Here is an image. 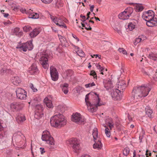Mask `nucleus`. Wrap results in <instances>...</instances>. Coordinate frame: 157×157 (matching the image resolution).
I'll return each mask as SVG.
<instances>
[{
    "label": "nucleus",
    "mask_w": 157,
    "mask_h": 157,
    "mask_svg": "<svg viewBox=\"0 0 157 157\" xmlns=\"http://www.w3.org/2000/svg\"><path fill=\"white\" fill-rule=\"evenodd\" d=\"M150 90L149 87L144 86L134 87L132 93L135 101H139L147 96Z\"/></svg>",
    "instance_id": "f257e3e1"
},
{
    "label": "nucleus",
    "mask_w": 157,
    "mask_h": 157,
    "mask_svg": "<svg viewBox=\"0 0 157 157\" xmlns=\"http://www.w3.org/2000/svg\"><path fill=\"white\" fill-rule=\"evenodd\" d=\"M50 122L52 126L60 128L66 124L67 121L62 114H59L52 117Z\"/></svg>",
    "instance_id": "f03ea898"
},
{
    "label": "nucleus",
    "mask_w": 157,
    "mask_h": 157,
    "mask_svg": "<svg viewBox=\"0 0 157 157\" xmlns=\"http://www.w3.org/2000/svg\"><path fill=\"white\" fill-rule=\"evenodd\" d=\"M41 139L43 141H46L47 144L50 145H55L53 138L51 136L50 132L48 131L45 130L43 132Z\"/></svg>",
    "instance_id": "7ed1b4c3"
},
{
    "label": "nucleus",
    "mask_w": 157,
    "mask_h": 157,
    "mask_svg": "<svg viewBox=\"0 0 157 157\" xmlns=\"http://www.w3.org/2000/svg\"><path fill=\"white\" fill-rule=\"evenodd\" d=\"M80 140L76 138H73L70 141V144L72 147L73 151L78 153L80 149Z\"/></svg>",
    "instance_id": "20e7f679"
},
{
    "label": "nucleus",
    "mask_w": 157,
    "mask_h": 157,
    "mask_svg": "<svg viewBox=\"0 0 157 157\" xmlns=\"http://www.w3.org/2000/svg\"><path fill=\"white\" fill-rule=\"evenodd\" d=\"M49 17L52 21L56 25L61 28H67V26L60 17H57L49 14Z\"/></svg>",
    "instance_id": "39448f33"
},
{
    "label": "nucleus",
    "mask_w": 157,
    "mask_h": 157,
    "mask_svg": "<svg viewBox=\"0 0 157 157\" xmlns=\"http://www.w3.org/2000/svg\"><path fill=\"white\" fill-rule=\"evenodd\" d=\"M133 10L132 8H129L121 13L118 15L119 18L123 20L128 19L132 13Z\"/></svg>",
    "instance_id": "423d86ee"
},
{
    "label": "nucleus",
    "mask_w": 157,
    "mask_h": 157,
    "mask_svg": "<svg viewBox=\"0 0 157 157\" xmlns=\"http://www.w3.org/2000/svg\"><path fill=\"white\" fill-rule=\"evenodd\" d=\"M71 120L78 124H83L86 122L84 117L78 113L73 114Z\"/></svg>",
    "instance_id": "0eeeda50"
},
{
    "label": "nucleus",
    "mask_w": 157,
    "mask_h": 157,
    "mask_svg": "<svg viewBox=\"0 0 157 157\" xmlns=\"http://www.w3.org/2000/svg\"><path fill=\"white\" fill-rule=\"evenodd\" d=\"M32 41L33 40H32L29 41H28L22 44L21 46L17 47V48H19L20 51L22 50L24 52L31 50L33 48Z\"/></svg>",
    "instance_id": "6e6552de"
},
{
    "label": "nucleus",
    "mask_w": 157,
    "mask_h": 157,
    "mask_svg": "<svg viewBox=\"0 0 157 157\" xmlns=\"http://www.w3.org/2000/svg\"><path fill=\"white\" fill-rule=\"evenodd\" d=\"M94 94H96V93L94 92L86 94V95L85 101L86 104L87 106L88 110L91 112H95L96 108L94 107V106L91 105V103L88 101L89 98V96H90Z\"/></svg>",
    "instance_id": "1a4fd4ad"
},
{
    "label": "nucleus",
    "mask_w": 157,
    "mask_h": 157,
    "mask_svg": "<svg viewBox=\"0 0 157 157\" xmlns=\"http://www.w3.org/2000/svg\"><path fill=\"white\" fill-rule=\"evenodd\" d=\"M17 98L21 100H25L27 97L26 91L21 88H18L15 90Z\"/></svg>",
    "instance_id": "9d476101"
},
{
    "label": "nucleus",
    "mask_w": 157,
    "mask_h": 157,
    "mask_svg": "<svg viewBox=\"0 0 157 157\" xmlns=\"http://www.w3.org/2000/svg\"><path fill=\"white\" fill-rule=\"evenodd\" d=\"M121 91L117 88L113 89L111 93L113 99L115 100H121L122 98Z\"/></svg>",
    "instance_id": "9b49d317"
},
{
    "label": "nucleus",
    "mask_w": 157,
    "mask_h": 157,
    "mask_svg": "<svg viewBox=\"0 0 157 157\" xmlns=\"http://www.w3.org/2000/svg\"><path fill=\"white\" fill-rule=\"evenodd\" d=\"M154 16V12L152 10H149L148 11L144 12L142 17L146 22H147Z\"/></svg>",
    "instance_id": "f8f14e48"
},
{
    "label": "nucleus",
    "mask_w": 157,
    "mask_h": 157,
    "mask_svg": "<svg viewBox=\"0 0 157 157\" xmlns=\"http://www.w3.org/2000/svg\"><path fill=\"white\" fill-rule=\"evenodd\" d=\"M93 95L94 96V99L91 103V105L94 106V107L96 108V111L97 107L101 106L102 104L100 102V99L99 98L98 95L96 93V94H94Z\"/></svg>",
    "instance_id": "ddd939ff"
},
{
    "label": "nucleus",
    "mask_w": 157,
    "mask_h": 157,
    "mask_svg": "<svg viewBox=\"0 0 157 157\" xmlns=\"http://www.w3.org/2000/svg\"><path fill=\"white\" fill-rule=\"evenodd\" d=\"M50 73L52 79L54 81L57 80L58 78V72L54 67H50Z\"/></svg>",
    "instance_id": "4468645a"
},
{
    "label": "nucleus",
    "mask_w": 157,
    "mask_h": 157,
    "mask_svg": "<svg viewBox=\"0 0 157 157\" xmlns=\"http://www.w3.org/2000/svg\"><path fill=\"white\" fill-rule=\"evenodd\" d=\"M23 107V104L19 102H14L10 105V107L13 111L19 110Z\"/></svg>",
    "instance_id": "2eb2a0df"
},
{
    "label": "nucleus",
    "mask_w": 157,
    "mask_h": 157,
    "mask_svg": "<svg viewBox=\"0 0 157 157\" xmlns=\"http://www.w3.org/2000/svg\"><path fill=\"white\" fill-rule=\"evenodd\" d=\"M23 137V135L21 132H18L14 133L12 140L13 142L15 141L18 143L21 141Z\"/></svg>",
    "instance_id": "dca6fc26"
},
{
    "label": "nucleus",
    "mask_w": 157,
    "mask_h": 157,
    "mask_svg": "<svg viewBox=\"0 0 157 157\" xmlns=\"http://www.w3.org/2000/svg\"><path fill=\"white\" fill-rule=\"evenodd\" d=\"M48 59L46 56H42L39 59V62L43 67L45 69L48 68Z\"/></svg>",
    "instance_id": "f3484780"
},
{
    "label": "nucleus",
    "mask_w": 157,
    "mask_h": 157,
    "mask_svg": "<svg viewBox=\"0 0 157 157\" xmlns=\"http://www.w3.org/2000/svg\"><path fill=\"white\" fill-rule=\"evenodd\" d=\"M73 74V71L71 70H68L63 74V76L66 80L70 81L72 79Z\"/></svg>",
    "instance_id": "a211bd4d"
},
{
    "label": "nucleus",
    "mask_w": 157,
    "mask_h": 157,
    "mask_svg": "<svg viewBox=\"0 0 157 157\" xmlns=\"http://www.w3.org/2000/svg\"><path fill=\"white\" fill-rule=\"evenodd\" d=\"M28 72L30 74L34 75L39 72V70L35 63H33L28 70Z\"/></svg>",
    "instance_id": "6ab92c4d"
},
{
    "label": "nucleus",
    "mask_w": 157,
    "mask_h": 157,
    "mask_svg": "<svg viewBox=\"0 0 157 157\" xmlns=\"http://www.w3.org/2000/svg\"><path fill=\"white\" fill-rule=\"evenodd\" d=\"M126 86V84L124 80L120 81L116 85V87L121 91H123L124 90Z\"/></svg>",
    "instance_id": "aec40b11"
},
{
    "label": "nucleus",
    "mask_w": 157,
    "mask_h": 157,
    "mask_svg": "<svg viewBox=\"0 0 157 157\" xmlns=\"http://www.w3.org/2000/svg\"><path fill=\"white\" fill-rule=\"evenodd\" d=\"M147 25L150 27H153V26L157 25V18L154 17L153 18L147 22H146Z\"/></svg>",
    "instance_id": "412c9836"
},
{
    "label": "nucleus",
    "mask_w": 157,
    "mask_h": 157,
    "mask_svg": "<svg viewBox=\"0 0 157 157\" xmlns=\"http://www.w3.org/2000/svg\"><path fill=\"white\" fill-rule=\"evenodd\" d=\"M12 35H16L19 37L22 36L23 34L22 31L18 27L12 30Z\"/></svg>",
    "instance_id": "4be33fe9"
},
{
    "label": "nucleus",
    "mask_w": 157,
    "mask_h": 157,
    "mask_svg": "<svg viewBox=\"0 0 157 157\" xmlns=\"http://www.w3.org/2000/svg\"><path fill=\"white\" fill-rule=\"evenodd\" d=\"M94 141L95 143L93 145V148L98 150L101 149L102 145L100 139H98L97 141V140H95V141Z\"/></svg>",
    "instance_id": "5701e85b"
},
{
    "label": "nucleus",
    "mask_w": 157,
    "mask_h": 157,
    "mask_svg": "<svg viewBox=\"0 0 157 157\" xmlns=\"http://www.w3.org/2000/svg\"><path fill=\"white\" fill-rule=\"evenodd\" d=\"M16 119L17 122L19 123L23 122L26 120L25 116L20 113H18L17 114Z\"/></svg>",
    "instance_id": "b1692460"
},
{
    "label": "nucleus",
    "mask_w": 157,
    "mask_h": 157,
    "mask_svg": "<svg viewBox=\"0 0 157 157\" xmlns=\"http://www.w3.org/2000/svg\"><path fill=\"white\" fill-rule=\"evenodd\" d=\"M137 23L136 20H133L132 22L129 23L128 25L127 29L129 31H132L135 28L136 26Z\"/></svg>",
    "instance_id": "393cba45"
},
{
    "label": "nucleus",
    "mask_w": 157,
    "mask_h": 157,
    "mask_svg": "<svg viewBox=\"0 0 157 157\" xmlns=\"http://www.w3.org/2000/svg\"><path fill=\"white\" fill-rule=\"evenodd\" d=\"M29 13V18L33 19H36L39 17V14L37 13L33 12V10L30 9L28 12Z\"/></svg>",
    "instance_id": "a878e982"
},
{
    "label": "nucleus",
    "mask_w": 157,
    "mask_h": 157,
    "mask_svg": "<svg viewBox=\"0 0 157 157\" xmlns=\"http://www.w3.org/2000/svg\"><path fill=\"white\" fill-rule=\"evenodd\" d=\"M11 82L14 85L17 86L21 82V80L19 77L16 76L12 78Z\"/></svg>",
    "instance_id": "bb28decb"
},
{
    "label": "nucleus",
    "mask_w": 157,
    "mask_h": 157,
    "mask_svg": "<svg viewBox=\"0 0 157 157\" xmlns=\"http://www.w3.org/2000/svg\"><path fill=\"white\" fill-rule=\"evenodd\" d=\"M146 38V37L143 35L140 36H138V38H137L136 39L135 41L134 42V44L136 45L138 43L145 40Z\"/></svg>",
    "instance_id": "cd10ccee"
},
{
    "label": "nucleus",
    "mask_w": 157,
    "mask_h": 157,
    "mask_svg": "<svg viewBox=\"0 0 157 157\" xmlns=\"http://www.w3.org/2000/svg\"><path fill=\"white\" fill-rule=\"evenodd\" d=\"M44 101L47 106L48 108H51L53 107V105L52 101L51 100H49L48 98H45L44 99Z\"/></svg>",
    "instance_id": "c85d7f7f"
},
{
    "label": "nucleus",
    "mask_w": 157,
    "mask_h": 157,
    "mask_svg": "<svg viewBox=\"0 0 157 157\" xmlns=\"http://www.w3.org/2000/svg\"><path fill=\"white\" fill-rule=\"evenodd\" d=\"M92 135L94 141H95V140H97V139L98 140L99 139L98 138V131L97 128H95L93 130Z\"/></svg>",
    "instance_id": "c756f323"
},
{
    "label": "nucleus",
    "mask_w": 157,
    "mask_h": 157,
    "mask_svg": "<svg viewBox=\"0 0 157 157\" xmlns=\"http://www.w3.org/2000/svg\"><path fill=\"white\" fill-rule=\"evenodd\" d=\"M39 33L38 29H35L30 33L29 35L31 38L35 37L39 34Z\"/></svg>",
    "instance_id": "7c9ffc66"
},
{
    "label": "nucleus",
    "mask_w": 157,
    "mask_h": 157,
    "mask_svg": "<svg viewBox=\"0 0 157 157\" xmlns=\"http://www.w3.org/2000/svg\"><path fill=\"white\" fill-rule=\"evenodd\" d=\"M145 111L146 115L150 118H152V113L153 111L151 108L148 107H147L145 108Z\"/></svg>",
    "instance_id": "2f4dec72"
},
{
    "label": "nucleus",
    "mask_w": 157,
    "mask_h": 157,
    "mask_svg": "<svg viewBox=\"0 0 157 157\" xmlns=\"http://www.w3.org/2000/svg\"><path fill=\"white\" fill-rule=\"evenodd\" d=\"M144 8L142 5L139 4H137L135 7L136 12H139L142 11Z\"/></svg>",
    "instance_id": "473e14b6"
},
{
    "label": "nucleus",
    "mask_w": 157,
    "mask_h": 157,
    "mask_svg": "<svg viewBox=\"0 0 157 157\" xmlns=\"http://www.w3.org/2000/svg\"><path fill=\"white\" fill-rule=\"evenodd\" d=\"M148 57L154 61H157V53L151 52L149 55Z\"/></svg>",
    "instance_id": "72a5a7b5"
},
{
    "label": "nucleus",
    "mask_w": 157,
    "mask_h": 157,
    "mask_svg": "<svg viewBox=\"0 0 157 157\" xmlns=\"http://www.w3.org/2000/svg\"><path fill=\"white\" fill-rule=\"evenodd\" d=\"M43 115V112H35L34 117L37 119H39L42 117Z\"/></svg>",
    "instance_id": "f704fd0d"
},
{
    "label": "nucleus",
    "mask_w": 157,
    "mask_h": 157,
    "mask_svg": "<svg viewBox=\"0 0 157 157\" xmlns=\"http://www.w3.org/2000/svg\"><path fill=\"white\" fill-rule=\"evenodd\" d=\"M83 23H81L83 27H84L87 30H91L92 28L90 27L89 23H87L85 22Z\"/></svg>",
    "instance_id": "c9c22d12"
},
{
    "label": "nucleus",
    "mask_w": 157,
    "mask_h": 157,
    "mask_svg": "<svg viewBox=\"0 0 157 157\" xmlns=\"http://www.w3.org/2000/svg\"><path fill=\"white\" fill-rule=\"evenodd\" d=\"M68 86V84L65 83L64 84L62 87V90L65 94H67L68 92L67 87Z\"/></svg>",
    "instance_id": "e433bc0d"
},
{
    "label": "nucleus",
    "mask_w": 157,
    "mask_h": 157,
    "mask_svg": "<svg viewBox=\"0 0 157 157\" xmlns=\"http://www.w3.org/2000/svg\"><path fill=\"white\" fill-rule=\"evenodd\" d=\"M42 106L41 105H36L35 107V112H43Z\"/></svg>",
    "instance_id": "4c0bfd02"
},
{
    "label": "nucleus",
    "mask_w": 157,
    "mask_h": 157,
    "mask_svg": "<svg viewBox=\"0 0 157 157\" xmlns=\"http://www.w3.org/2000/svg\"><path fill=\"white\" fill-rule=\"evenodd\" d=\"M103 125L105 128V132L106 136L107 137H109L110 136V131H109V129L105 125V124H103Z\"/></svg>",
    "instance_id": "58836bf2"
},
{
    "label": "nucleus",
    "mask_w": 157,
    "mask_h": 157,
    "mask_svg": "<svg viewBox=\"0 0 157 157\" xmlns=\"http://www.w3.org/2000/svg\"><path fill=\"white\" fill-rule=\"evenodd\" d=\"M129 149L128 147H125L123 150V154L125 156H127L129 152Z\"/></svg>",
    "instance_id": "ea45409f"
},
{
    "label": "nucleus",
    "mask_w": 157,
    "mask_h": 157,
    "mask_svg": "<svg viewBox=\"0 0 157 157\" xmlns=\"http://www.w3.org/2000/svg\"><path fill=\"white\" fill-rule=\"evenodd\" d=\"M24 32H27L32 29L31 26L29 25L25 26L23 28Z\"/></svg>",
    "instance_id": "a19ab883"
},
{
    "label": "nucleus",
    "mask_w": 157,
    "mask_h": 157,
    "mask_svg": "<svg viewBox=\"0 0 157 157\" xmlns=\"http://www.w3.org/2000/svg\"><path fill=\"white\" fill-rule=\"evenodd\" d=\"M77 54L80 56L81 57H83L85 56V53L82 50H78L77 52Z\"/></svg>",
    "instance_id": "79ce46f5"
},
{
    "label": "nucleus",
    "mask_w": 157,
    "mask_h": 157,
    "mask_svg": "<svg viewBox=\"0 0 157 157\" xmlns=\"http://www.w3.org/2000/svg\"><path fill=\"white\" fill-rule=\"evenodd\" d=\"M118 51L126 55L127 54L126 51L123 48H119Z\"/></svg>",
    "instance_id": "37998d69"
},
{
    "label": "nucleus",
    "mask_w": 157,
    "mask_h": 157,
    "mask_svg": "<svg viewBox=\"0 0 157 157\" xmlns=\"http://www.w3.org/2000/svg\"><path fill=\"white\" fill-rule=\"evenodd\" d=\"M95 85V84L94 82H93L92 83H89L88 84H86L85 85V86L86 88H88L90 87H91Z\"/></svg>",
    "instance_id": "c03bdc74"
},
{
    "label": "nucleus",
    "mask_w": 157,
    "mask_h": 157,
    "mask_svg": "<svg viewBox=\"0 0 157 157\" xmlns=\"http://www.w3.org/2000/svg\"><path fill=\"white\" fill-rule=\"evenodd\" d=\"M30 88L34 92H36L37 91V90L36 88H35L32 83H30Z\"/></svg>",
    "instance_id": "a18cd8bd"
},
{
    "label": "nucleus",
    "mask_w": 157,
    "mask_h": 157,
    "mask_svg": "<svg viewBox=\"0 0 157 157\" xmlns=\"http://www.w3.org/2000/svg\"><path fill=\"white\" fill-rule=\"evenodd\" d=\"M82 88L79 86H77L75 88V90L77 93H80V91L82 90Z\"/></svg>",
    "instance_id": "49530a36"
},
{
    "label": "nucleus",
    "mask_w": 157,
    "mask_h": 157,
    "mask_svg": "<svg viewBox=\"0 0 157 157\" xmlns=\"http://www.w3.org/2000/svg\"><path fill=\"white\" fill-rule=\"evenodd\" d=\"M90 75H92L94 77V78L97 79V75L95 72L94 71H92L90 73Z\"/></svg>",
    "instance_id": "de8ad7c7"
},
{
    "label": "nucleus",
    "mask_w": 157,
    "mask_h": 157,
    "mask_svg": "<svg viewBox=\"0 0 157 157\" xmlns=\"http://www.w3.org/2000/svg\"><path fill=\"white\" fill-rule=\"evenodd\" d=\"M41 1L45 4H49L51 3L53 0H41Z\"/></svg>",
    "instance_id": "09e8293b"
},
{
    "label": "nucleus",
    "mask_w": 157,
    "mask_h": 157,
    "mask_svg": "<svg viewBox=\"0 0 157 157\" xmlns=\"http://www.w3.org/2000/svg\"><path fill=\"white\" fill-rule=\"evenodd\" d=\"M142 73L145 75H148V72L147 69H145L143 68L142 69Z\"/></svg>",
    "instance_id": "8fccbe9b"
},
{
    "label": "nucleus",
    "mask_w": 157,
    "mask_h": 157,
    "mask_svg": "<svg viewBox=\"0 0 157 157\" xmlns=\"http://www.w3.org/2000/svg\"><path fill=\"white\" fill-rule=\"evenodd\" d=\"M21 11L22 13H25L26 14H29V13L28 12H29V10H26L24 9L23 8H21L20 10Z\"/></svg>",
    "instance_id": "3c124183"
},
{
    "label": "nucleus",
    "mask_w": 157,
    "mask_h": 157,
    "mask_svg": "<svg viewBox=\"0 0 157 157\" xmlns=\"http://www.w3.org/2000/svg\"><path fill=\"white\" fill-rule=\"evenodd\" d=\"M108 126L110 128V129H111L113 127V124L111 122H108Z\"/></svg>",
    "instance_id": "603ef678"
},
{
    "label": "nucleus",
    "mask_w": 157,
    "mask_h": 157,
    "mask_svg": "<svg viewBox=\"0 0 157 157\" xmlns=\"http://www.w3.org/2000/svg\"><path fill=\"white\" fill-rule=\"evenodd\" d=\"M3 129V127L1 125H0V139H2L3 138V136L2 134L1 133V131H2Z\"/></svg>",
    "instance_id": "864d4df0"
},
{
    "label": "nucleus",
    "mask_w": 157,
    "mask_h": 157,
    "mask_svg": "<svg viewBox=\"0 0 157 157\" xmlns=\"http://www.w3.org/2000/svg\"><path fill=\"white\" fill-rule=\"evenodd\" d=\"M80 17L81 18H82V19L83 20V21H82V22H85L86 21V20L85 19L86 18L85 16H83V15H82L81 14L80 16Z\"/></svg>",
    "instance_id": "5fc2aeb1"
},
{
    "label": "nucleus",
    "mask_w": 157,
    "mask_h": 157,
    "mask_svg": "<svg viewBox=\"0 0 157 157\" xmlns=\"http://www.w3.org/2000/svg\"><path fill=\"white\" fill-rule=\"evenodd\" d=\"M40 151L41 154H43L45 152V151H44V148L40 147Z\"/></svg>",
    "instance_id": "6e6d98bb"
},
{
    "label": "nucleus",
    "mask_w": 157,
    "mask_h": 157,
    "mask_svg": "<svg viewBox=\"0 0 157 157\" xmlns=\"http://www.w3.org/2000/svg\"><path fill=\"white\" fill-rule=\"evenodd\" d=\"M99 69V70L100 72L101 73L102 75H103L104 74L103 72L104 70V68H103V67H101Z\"/></svg>",
    "instance_id": "4d7b16f0"
},
{
    "label": "nucleus",
    "mask_w": 157,
    "mask_h": 157,
    "mask_svg": "<svg viewBox=\"0 0 157 157\" xmlns=\"http://www.w3.org/2000/svg\"><path fill=\"white\" fill-rule=\"evenodd\" d=\"M94 5H91L90 7V10L91 12H92L93 11L94 8Z\"/></svg>",
    "instance_id": "13d9d810"
},
{
    "label": "nucleus",
    "mask_w": 157,
    "mask_h": 157,
    "mask_svg": "<svg viewBox=\"0 0 157 157\" xmlns=\"http://www.w3.org/2000/svg\"><path fill=\"white\" fill-rule=\"evenodd\" d=\"M81 157H90V155L87 154H84L82 155Z\"/></svg>",
    "instance_id": "bf43d9fd"
},
{
    "label": "nucleus",
    "mask_w": 157,
    "mask_h": 157,
    "mask_svg": "<svg viewBox=\"0 0 157 157\" xmlns=\"http://www.w3.org/2000/svg\"><path fill=\"white\" fill-rule=\"evenodd\" d=\"M72 36H73V37L75 39H76L77 40V41H79V39H78V38L75 35H73V34H72Z\"/></svg>",
    "instance_id": "052dcab7"
},
{
    "label": "nucleus",
    "mask_w": 157,
    "mask_h": 157,
    "mask_svg": "<svg viewBox=\"0 0 157 157\" xmlns=\"http://www.w3.org/2000/svg\"><path fill=\"white\" fill-rule=\"evenodd\" d=\"M90 12H89L87 13V17L86 18V20H88L89 19V18H90L89 15H90Z\"/></svg>",
    "instance_id": "680f3d73"
},
{
    "label": "nucleus",
    "mask_w": 157,
    "mask_h": 157,
    "mask_svg": "<svg viewBox=\"0 0 157 157\" xmlns=\"http://www.w3.org/2000/svg\"><path fill=\"white\" fill-rule=\"evenodd\" d=\"M52 29L53 31L54 32H56L57 31V29L55 27H52Z\"/></svg>",
    "instance_id": "e2e57ef3"
},
{
    "label": "nucleus",
    "mask_w": 157,
    "mask_h": 157,
    "mask_svg": "<svg viewBox=\"0 0 157 157\" xmlns=\"http://www.w3.org/2000/svg\"><path fill=\"white\" fill-rule=\"evenodd\" d=\"M128 118L130 121H132V118L129 115H128Z\"/></svg>",
    "instance_id": "0e129e2a"
},
{
    "label": "nucleus",
    "mask_w": 157,
    "mask_h": 157,
    "mask_svg": "<svg viewBox=\"0 0 157 157\" xmlns=\"http://www.w3.org/2000/svg\"><path fill=\"white\" fill-rule=\"evenodd\" d=\"M3 16L5 17H7L9 15V14L7 13H3Z\"/></svg>",
    "instance_id": "69168bd1"
},
{
    "label": "nucleus",
    "mask_w": 157,
    "mask_h": 157,
    "mask_svg": "<svg viewBox=\"0 0 157 157\" xmlns=\"http://www.w3.org/2000/svg\"><path fill=\"white\" fill-rule=\"evenodd\" d=\"M96 67H97V69H99V68H101V65L98 64L96 65Z\"/></svg>",
    "instance_id": "338daca9"
},
{
    "label": "nucleus",
    "mask_w": 157,
    "mask_h": 157,
    "mask_svg": "<svg viewBox=\"0 0 157 157\" xmlns=\"http://www.w3.org/2000/svg\"><path fill=\"white\" fill-rule=\"evenodd\" d=\"M116 30L117 31V33L119 34H121V30L120 29H116Z\"/></svg>",
    "instance_id": "774afa93"
}]
</instances>
